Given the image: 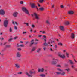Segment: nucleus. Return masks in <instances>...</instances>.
Masks as SVG:
<instances>
[{"instance_id": "f257e3e1", "label": "nucleus", "mask_w": 77, "mask_h": 77, "mask_svg": "<svg viewBox=\"0 0 77 77\" xmlns=\"http://www.w3.org/2000/svg\"><path fill=\"white\" fill-rule=\"evenodd\" d=\"M9 23V20L7 18H6L5 20L4 21L3 26L4 27H7Z\"/></svg>"}, {"instance_id": "f03ea898", "label": "nucleus", "mask_w": 77, "mask_h": 77, "mask_svg": "<svg viewBox=\"0 0 77 77\" xmlns=\"http://www.w3.org/2000/svg\"><path fill=\"white\" fill-rule=\"evenodd\" d=\"M22 11L25 12L26 14H27L29 15H30V14H29V11L25 7H23L22 8Z\"/></svg>"}, {"instance_id": "7ed1b4c3", "label": "nucleus", "mask_w": 77, "mask_h": 77, "mask_svg": "<svg viewBox=\"0 0 77 77\" xmlns=\"http://www.w3.org/2000/svg\"><path fill=\"white\" fill-rule=\"evenodd\" d=\"M29 73H28V72H26V75L28 76V77H33V75H32V74H33V71H32V70H30L29 71Z\"/></svg>"}, {"instance_id": "20e7f679", "label": "nucleus", "mask_w": 77, "mask_h": 77, "mask_svg": "<svg viewBox=\"0 0 77 77\" xmlns=\"http://www.w3.org/2000/svg\"><path fill=\"white\" fill-rule=\"evenodd\" d=\"M55 75H60L61 74L62 75H64L65 74V72H56L54 73Z\"/></svg>"}, {"instance_id": "39448f33", "label": "nucleus", "mask_w": 77, "mask_h": 77, "mask_svg": "<svg viewBox=\"0 0 77 77\" xmlns=\"http://www.w3.org/2000/svg\"><path fill=\"white\" fill-rule=\"evenodd\" d=\"M57 60H58L54 58H53L52 59V61L51 63L53 65H56V64H57Z\"/></svg>"}, {"instance_id": "423d86ee", "label": "nucleus", "mask_w": 77, "mask_h": 77, "mask_svg": "<svg viewBox=\"0 0 77 77\" xmlns=\"http://www.w3.org/2000/svg\"><path fill=\"white\" fill-rule=\"evenodd\" d=\"M5 14V11L3 9H1L0 10V15H4Z\"/></svg>"}, {"instance_id": "0eeeda50", "label": "nucleus", "mask_w": 77, "mask_h": 77, "mask_svg": "<svg viewBox=\"0 0 77 77\" xmlns=\"http://www.w3.org/2000/svg\"><path fill=\"white\" fill-rule=\"evenodd\" d=\"M30 5H31V7L32 8H36V6L35 5V4L34 3H30Z\"/></svg>"}, {"instance_id": "6e6552de", "label": "nucleus", "mask_w": 77, "mask_h": 77, "mask_svg": "<svg viewBox=\"0 0 77 77\" xmlns=\"http://www.w3.org/2000/svg\"><path fill=\"white\" fill-rule=\"evenodd\" d=\"M34 15L35 18L37 19V20H39V16H38V15H37L36 13H34Z\"/></svg>"}, {"instance_id": "1a4fd4ad", "label": "nucleus", "mask_w": 77, "mask_h": 77, "mask_svg": "<svg viewBox=\"0 0 77 77\" xmlns=\"http://www.w3.org/2000/svg\"><path fill=\"white\" fill-rule=\"evenodd\" d=\"M16 56L17 57H21V53H20V52H17L16 54Z\"/></svg>"}, {"instance_id": "9d476101", "label": "nucleus", "mask_w": 77, "mask_h": 77, "mask_svg": "<svg viewBox=\"0 0 77 77\" xmlns=\"http://www.w3.org/2000/svg\"><path fill=\"white\" fill-rule=\"evenodd\" d=\"M18 12H15L13 14V15L14 17H17L18 15Z\"/></svg>"}, {"instance_id": "9b49d317", "label": "nucleus", "mask_w": 77, "mask_h": 77, "mask_svg": "<svg viewBox=\"0 0 77 77\" xmlns=\"http://www.w3.org/2000/svg\"><path fill=\"white\" fill-rule=\"evenodd\" d=\"M44 68H42L41 69H40L39 68H38V72H44Z\"/></svg>"}, {"instance_id": "f8f14e48", "label": "nucleus", "mask_w": 77, "mask_h": 77, "mask_svg": "<svg viewBox=\"0 0 77 77\" xmlns=\"http://www.w3.org/2000/svg\"><path fill=\"white\" fill-rule=\"evenodd\" d=\"M69 62L70 63V64H71V65H74V62L70 60H69Z\"/></svg>"}, {"instance_id": "ddd939ff", "label": "nucleus", "mask_w": 77, "mask_h": 77, "mask_svg": "<svg viewBox=\"0 0 77 77\" xmlns=\"http://www.w3.org/2000/svg\"><path fill=\"white\" fill-rule=\"evenodd\" d=\"M60 29L61 30H62V31H64L65 29H64V27L62 26H60Z\"/></svg>"}, {"instance_id": "4468645a", "label": "nucleus", "mask_w": 77, "mask_h": 77, "mask_svg": "<svg viewBox=\"0 0 77 77\" xmlns=\"http://www.w3.org/2000/svg\"><path fill=\"white\" fill-rule=\"evenodd\" d=\"M15 66L17 68H20V67H21V66L20 65H19L18 64H16L15 65Z\"/></svg>"}, {"instance_id": "2eb2a0df", "label": "nucleus", "mask_w": 77, "mask_h": 77, "mask_svg": "<svg viewBox=\"0 0 77 77\" xmlns=\"http://www.w3.org/2000/svg\"><path fill=\"white\" fill-rule=\"evenodd\" d=\"M59 56L60 57H61V58H62V59H63V58H64L65 56V55H61V54H59Z\"/></svg>"}, {"instance_id": "dca6fc26", "label": "nucleus", "mask_w": 77, "mask_h": 77, "mask_svg": "<svg viewBox=\"0 0 77 77\" xmlns=\"http://www.w3.org/2000/svg\"><path fill=\"white\" fill-rule=\"evenodd\" d=\"M68 13L69 14L71 15V14H74V12H73V11H69L68 12Z\"/></svg>"}, {"instance_id": "f3484780", "label": "nucleus", "mask_w": 77, "mask_h": 77, "mask_svg": "<svg viewBox=\"0 0 77 77\" xmlns=\"http://www.w3.org/2000/svg\"><path fill=\"white\" fill-rule=\"evenodd\" d=\"M46 23L48 25H50V21L48 20H47L46 21Z\"/></svg>"}, {"instance_id": "a211bd4d", "label": "nucleus", "mask_w": 77, "mask_h": 77, "mask_svg": "<svg viewBox=\"0 0 77 77\" xmlns=\"http://www.w3.org/2000/svg\"><path fill=\"white\" fill-rule=\"evenodd\" d=\"M71 38H72V39H74V34L73 33H72L71 34Z\"/></svg>"}, {"instance_id": "6ab92c4d", "label": "nucleus", "mask_w": 77, "mask_h": 77, "mask_svg": "<svg viewBox=\"0 0 77 77\" xmlns=\"http://www.w3.org/2000/svg\"><path fill=\"white\" fill-rule=\"evenodd\" d=\"M36 49V47H33L32 49L31 52H32V51H34Z\"/></svg>"}, {"instance_id": "aec40b11", "label": "nucleus", "mask_w": 77, "mask_h": 77, "mask_svg": "<svg viewBox=\"0 0 77 77\" xmlns=\"http://www.w3.org/2000/svg\"><path fill=\"white\" fill-rule=\"evenodd\" d=\"M65 24L66 25H69V22L68 21H66L65 22Z\"/></svg>"}, {"instance_id": "412c9836", "label": "nucleus", "mask_w": 77, "mask_h": 77, "mask_svg": "<svg viewBox=\"0 0 77 77\" xmlns=\"http://www.w3.org/2000/svg\"><path fill=\"white\" fill-rule=\"evenodd\" d=\"M40 32L41 33H42L43 35H44V34H46V32H45V31H40Z\"/></svg>"}, {"instance_id": "4be33fe9", "label": "nucleus", "mask_w": 77, "mask_h": 77, "mask_svg": "<svg viewBox=\"0 0 77 77\" xmlns=\"http://www.w3.org/2000/svg\"><path fill=\"white\" fill-rule=\"evenodd\" d=\"M37 43H34V42H31L30 44V47H31V46H32V45H33V44H37Z\"/></svg>"}, {"instance_id": "5701e85b", "label": "nucleus", "mask_w": 77, "mask_h": 77, "mask_svg": "<svg viewBox=\"0 0 77 77\" xmlns=\"http://www.w3.org/2000/svg\"><path fill=\"white\" fill-rule=\"evenodd\" d=\"M39 76H40V77H45V74H40L39 75Z\"/></svg>"}, {"instance_id": "b1692460", "label": "nucleus", "mask_w": 77, "mask_h": 77, "mask_svg": "<svg viewBox=\"0 0 77 77\" xmlns=\"http://www.w3.org/2000/svg\"><path fill=\"white\" fill-rule=\"evenodd\" d=\"M41 48H39L37 50V53H39V52H40V51H41Z\"/></svg>"}, {"instance_id": "393cba45", "label": "nucleus", "mask_w": 77, "mask_h": 77, "mask_svg": "<svg viewBox=\"0 0 77 77\" xmlns=\"http://www.w3.org/2000/svg\"><path fill=\"white\" fill-rule=\"evenodd\" d=\"M65 71H66L67 72H69L70 71V68H67L66 69H65Z\"/></svg>"}, {"instance_id": "a878e982", "label": "nucleus", "mask_w": 77, "mask_h": 77, "mask_svg": "<svg viewBox=\"0 0 77 77\" xmlns=\"http://www.w3.org/2000/svg\"><path fill=\"white\" fill-rule=\"evenodd\" d=\"M39 10H40V11H44V8H39Z\"/></svg>"}, {"instance_id": "bb28decb", "label": "nucleus", "mask_w": 77, "mask_h": 77, "mask_svg": "<svg viewBox=\"0 0 77 77\" xmlns=\"http://www.w3.org/2000/svg\"><path fill=\"white\" fill-rule=\"evenodd\" d=\"M51 39H50L49 40V41L48 42V44H50V42H51V43H52L53 42L52 41L51 42Z\"/></svg>"}, {"instance_id": "cd10ccee", "label": "nucleus", "mask_w": 77, "mask_h": 77, "mask_svg": "<svg viewBox=\"0 0 77 77\" xmlns=\"http://www.w3.org/2000/svg\"><path fill=\"white\" fill-rule=\"evenodd\" d=\"M44 45L45 46H48V44L47 43L45 42L44 43Z\"/></svg>"}, {"instance_id": "c85d7f7f", "label": "nucleus", "mask_w": 77, "mask_h": 77, "mask_svg": "<svg viewBox=\"0 0 77 77\" xmlns=\"http://www.w3.org/2000/svg\"><path fill=\"white\" fill-rule=\"evenodd\" d=\"M24 24H26V26H29V23H26V22H24Z\"/></svg>"}, {"instance_id": "c756f323", "label": "nucleus", "mask_w": 77, "mask_h": 77, "mask_svg": "<svg viewBox=\"0 0 77 77\" xmlns=\"http://www.w3.org/2000/svg\"><path fill=\"white\" fill-rule=\"evenodd\" d=\"M9 30L10 32H12V28L11 27H10L9 28Z\"/></svg>"}, {"instance_id": "7c9ffc66", "label": "nucleus", "mask_w": 77, "mask_h": 77, "mask_svg": "<svg viewBox=\"0 0 77 77\" xmlns=\"http://www.w3.org/2000/svg\"><path fill=\"white\" fill-rule=\"evenodd\" d=\"M57 70L58 71H62V70H61V69H59V68H57Z\"/></svg>"}, {"instance_id": "2f4dec72", "label": "nucleus", "mask_w": 77, "mask_h": 77, "mask_svg": "<svg viewBox=\"0 0 77 77\" xmlns=\"http://www.w3.org/2000/svg\"><path fill=\"white\" fill-rule=\"evenodd\" d=\"M57 67H58L59 68H61L62 66L60 65H58L56 66Z\"/></svg>"}, {"instance_id": "473e14b6", "label": "nucleus", "mask_w": 77, "mask_h": 77, "mask_svg": "<svg viewBox=\"0 0 77 77\" xmlns=\"http://www.w3.org/2000/svg\"><path fill=\"white\" fill-rule=\"evenodd\" d=\"M44 1V0H40L39 2L40 3H43V2Z\"/></svg>"}, {"instance_id": "72a5a7b5", "label": "nucleus", "mask_w": 77, "mask_h": 77, "mask_svg": "<svg viewBox=\"0 0 77 77\" xmlns=\"http://www.w3.org/2000/svg\"><path fill=\"white\" fill-rule=\"evenodd\" d=\"M58 45H61V46H62V44L61 43H59L58 44Z\"/></svg>"}, {"instance_id": "f704fd0d", "label": "nucleus", "mask_w": 77, "mask_h": 77, "mask_svg": "<svg viewBox=\"0 0 77 77\" xmlns=\"http://www.w3.org/2000/svg\"><path fill=\"white\" fill-rule=\"evenodd\" d=\"M12 39H13V38H10L8 39V41H9V42H11V41H12Z\"/></svg>"}, {"instance_id": "c9c22d12", "label": "nucleus", "mask_w": 77, "mask_h": 77, "mask_svg": "<svg viewBox=\"0 0 77 77\" xmlns=\"http://www.w3.org/2000/svg\"><path fill=\"white\" fill-rule=\"evenodd\" d=\"M66 55L67 56V57H69L68 53H67V52H66Z\"/></svg>"}, {"instance_id": "e433bc0d", "label": "nucleus", "mask_w": 77, "mask_h": 77, "mask_svg": "<svg viewBox=\"0 0 77 77\" xmlns=\"http://www.w3.org/2000/svg\"><path fill=\"white\" fill-rule=\"evenodd\" d=\"M6 47H8V48H9V47H11V46H10V45H6Z\"/></svg>"}, {"instance_id": "4c0bfd02", "label": "nucleus", "mask_w": 77, "mask_h": 77, "mask_svg": "<svg viewBox=\"0 0 77 77\" xmlns=\"http://www.w3.org/2000/svg\"><path fill=\"white\" fill-rule=\"evenodd\" d=\"M36 73V71H34L33 72V74H35Z\"/></svg>"}, {"instance_id": "58836bf2", "label": "nucleus", "mask_w": 77, "mask_h": 77, "mask_svg": "<svg viewBox=\"0 0 77 77\" xmlns=\"http://www.w3.org/2000/svg\"><path fill=\"white\" fill-rule=\"evenodd\" d=\"M14 29L15 30H17L18 29V28H17V27L16 26H14Z\"/></svg>"}, {"instance_id": "ea45409f", "label": "nucleus", "mask_w": 77, "mask_h": 77, "mask_svg": "<svg viewBox=\"0 0 77 77\" xmlns=\"http://www.w3.org/2000/svg\"><path fill=\"white\" fill-rule=\"evenodd\" d=\"M20 47H24V45H20Z\"/></svg>"}, {"instance_id": "a19ab883", "label": "nucleus", "mask_w": 77, "mask_h": 77, "mask_svg": "<svg viewBox=\"0 0 77 77\" xmlns=\"http://www.w3.org/2000/svg\"><path fill=\"white\" fill-rule=\"evenodd\" d=\"M0 40H4V38H0Z\"/></svg>"}, {"instance_id": "79ce46f5", "label": "nucleus", "mask_w": 77, "mask_h": 77, "mask_svg": "<svg viewBox=\"0 0 77 77\" xmlns=\"http://www.w3.org/2000/svg\"><path fill=\"white\" fill-rule=\"evenodd\" d=\"M17 50H19V51H21V48H18Z\"/></svg>"}, {"instance_id": "37998d69", "label": "nucleus", "mask_w": 77, "mask_h": 77, "mask_svg": "<svg viewBox=\"0 0 77 77\" xmlns=\"http://www.w3.org/2000/svg\"><path fill=\"white\" fill-rule=\"evenodd\" d=\"M18 74H21L22 72H18L17 73Z\"/></svg>"}, {"instance_id": "c03bdc74", "label": "nucleus", "mask_w": 77, "mask_h": 77, "mask_svg": "<svg viewBox=\"0 0 77 77\" xmlns=\"http://www.w3.org/2000/svg\"><path fill=\"white\" fill-rule=\"evenodd\" d=\"M30 43V42H29V41H27L26 42V44H28V43Z\"/></svg>"}, {"instance_id": "a18cd8bd", "label": "nucleus", "mask_w": 77, "mask_h": 77, "mask_svg": "<svg viewBox=\"0 0 77 77\" xmlns=\"http://www.w3.org/2000/svg\"><path fill=\"white\" fill-rule=\"evenodd\" d=\"M60 7L61 8H64V6L63 5H61Z\"/></svg>"}, {"instance_id": "49530a36", "label": "nucleus", "mask_w": 77, "mask_h": 77, "mask_svg": "<svg viewBox=\"0 0 77 77\" xmlns=\"http://www.w3.org/2000/svg\"><path fill=\"white\" fill-rule=\"evenodd\" d=\"M18 38V37L17 36V37H15L14 38V39H17V38Z\"/></svg>"}, {"instance_id": "de8ad7c7", "label": "nucleus", "mask_w": 77, "mask_h": 77, "mask_svg": "<svg viewBox=\"0 0 77 77\" xmlns=\"http://www.w3.org/2000/svg\"><path fill=\"white\" fill-rule=\"evenodd\" d=\"M32 27H33V28H34V27H35V25H32Z\"/></svg>"}, {"instance_id": "09e8293b", "label": "nucleus", "mask_w": 77, "mask_h": 77, "mask_svg": "<svg viewBox=\"0 0 77 77\" xmlns=\"http://www.w3.org/2000/svg\"><path fill=\"white\" fill-rule=\"evenodd\" d=\"M31 42H34V40H31Z\"/></svg>"}, {"instance_id": "8fccbe9b", "label": "nucleus", "mask_w": 77, "mask_h": 77, "mask_svg": "<svg viewBox=\"0 0 77 77\" xmlns=\"http://www.w3.org/2000/svg\"><path fill=\"white\" fill-rule=\"evenodd\" d=\"M12 24H14V25H15V22H14V21L12 22Z\"/></svg>"}, {"instance_id": "3c124183", "label": "nucleus", "mask_w": 77, "mask_h": 77, "mask_svg": "<svg viewBox=\"0 0 77 77\" xmlns=\"http://www.w3.org/2000/svg\"><path fill=\"white\" fill-rule=\"evenodd\" d=\"M20 4H23V1H21L20 2Z\"/></svg>"}, {"instance_id": "603ef678", "label": "nucleus", "mask_w": 77, "mask_h": 77, "mask_svg": "<svg viewBox=\"0 0 77 77\" xmlns=\"http://www.w3.org/2000/svg\"><path fill=\"white\" fill-rule=\"evenodd\" d=\"M50 51H53V50H52V48H50Z\"/></svg>"}, {"instance_id": "864d4df0", "label": "nucleus", "mask_w": 77, "mask_h": 77, "mask_svg": "<svg viewBox=\"0 0 77 77\" xmlns=\"http://www.w3.org/2000/svg\"><path fill=\"white\" fill-rule=\"evenodd\" d=\"M46 49V47H44L43 48L44 50H45Z\"/></svg>"}, {"instance_id": "5fc2aeb1", "label": "nucleus", "mask_w": 77, "mask_h": 77, "mask_svg": "<svg viewBox=\"0 0 77 77\" xmlns=\"http://www.w3.org/2000/svg\"><path fill=\"white\" fill-rule=\"evenodd\" d=\"M14 23L16 25H18V23H17V22H15Z\"/></svg>"}, {"instance_id": "6e6d98bb", "label": "nucleus", "mask_w": 77, "mask_h": 77, "mask_svg": "<svg viewBox=\"0 0 77 77\" xmlns=\"http://www.w3.org/2000/svg\"><path fill=\"white\" fill-rule=\"evenodd\" d=\"M57 45L56 44L55 45V48H57Z\"/></svg>"}, {"instance_id": "4d7b16f0", "label": "nucleus", "mask_w": 77, "mask_h": 77, "mask_svg": "<svg viewBox=\"0 0 77 77\" xmlns=\"http://www.w3.org/2000/svg\"><path fill=\"white\" fill-rule=\"evenodd\" d=\"M27 33V32H23V34H25V33Z\"/></svg>"}, {"instance_id": "13d9d810", "label": "nucleus", "mask_w": 77, "mask_h": 77, "mask_svg": "<svg viewBox=\"0 0 77 77\" xmlns=\"http://www.w3.org/2000/svg\"><path fill=\"white\" fill-rule=\"evenodd\" d=\"M17 47H20V45H19L18 44H17Z\"/></svg>"}, {"instance_id": "bf43d9fd", "label": "nucleus", "mask_w": 77, "mask_h": 77, "mask_svg": "<svg viewBox=\"0 0 77 77\" xmlns=\"http://www.w3.org/2000/svg\"><path fill=\"white\" fill-rule=\"evenodd\" d=\"M41 36H42V35H38V37H39V38H41Z\"/></svg>"}, {"instance_id": "052dcab7", "label": "nucleus", "mask_w": 77, "mask_h": 77, "mask_svg": "<svg viewBox=\"0 0 77 77\" xmlns=\"http://www.w3.org/2000/svg\"><path fill=\"white\" fill-rule=\"evenodd\" d=\"M30 32H31V33H32V32H33V30H32V29H31Z\"/></svg>"}, {"instance_id": "680f3d73", "label": "nucleus", "mask_w": 77, "mask_h": 77, "mask_svg": "<svg viewBox=\"0 0 77 77\" xmlns=\"http://www.w3.org/2000/svg\"><path fill=\"white\" fill-rule=\"evenodd\" d=\"M43 38H46V36H45V35H43Z\"/></svg>"}, {"instance_id": "e2e57ef3", "label": "nucleus", "mask_w": 77, "mask_h": 77, "mask_svg": "<svg viewBox=\"0 0 77 77\" xmlns=\"http://www.w3.org/2000/svg\"><path fill=\"white\" fill-rule=\"evenodd\" d=\"M36 31L35 30V31H34V33H36Z\"/></svg>"}, {"instance_id": "0e129e2a", "label": "nucleus", "mask_w": 77, "mask_h": 77, "mask_svg": "<svg viewBox=\"0 0 77 77\" xmlns=\"http://www.w3.org/2000/svg\"><path fill=\"white\" fill-rule=\"evenodd\" d=\"M44 40L45 42H46V39L45 38L44 39Z\"/></svg>"}, {"instance_id": "69168bd1", "label": "nucleus", "mask_w": 77, "mask_h": 77, "mask_svg": "<svg viewBox=\"0 0 77 77\" xmlns=\"http://www.w3.org/2000/svg\"><path fill=\"white\" fill-rule=\"evenodd\" d=\"M38 6H39V7H40V6H41L40 5H39V4L38 3Z\"/></svg>"}, {"instance_id": "338daca9", "label": "nucleus", "mask_w": 77, "mask_h": 77, "mask_svg": "<svg viewBox=\"0 0 77 77\" xmlns=\"http://www.w3.org/2000/svg\"><path fill=\"white\" fill-rule=\"evenodd\" d=\"M65 66H68V64H65Z\"/></svg>"}, {"instance_id": "774afa93", "label": "nucleus", "mask_w": 77, "mask_h": 77, "mask_svg": "<svg viewBox=\"0 0 77 77\" xmlns=\"http://www.w3.org/2000/svg\"><path fill=\"white\" fill-rule=\"evenodd\" d=\"M7 42H5L4 43V45H5L7 44Z\"/></svg>"}]
</instances>
